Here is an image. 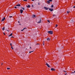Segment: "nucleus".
<instances>
[{
  "instance_id": "39448f33",
  "label": "nucleus",
  "mask_w": 75,
  "mask_h": 75,
  "mask_svg": "<svg viewBox=\"0 0 75 75\" xmlns=\"http://www.w3.org/2000/svg\"><path fill=\"white\" fill-rule=\"evenodd\" d=\"M46 65H47V66L49 68H50V65H49V64H48L47 63H46Z\"/></svg>"
},
{
  "instance_id": "b1692460",
  "label": "nucleus",
  "mask_w": 75,
  "mask_h": 75,
  "mask_svg": "<svg viewBox=\"0 0 75 75\" xmlns=\"http://www.w3.org/2000/svg\"><path fill=\"white\" fill-rule=\"evenodd\" d=\"M54 16H56V15L55 14L53 15V17H54Z\"/></svg>"
},
{
  "instance_id": "9d476101",
  "label": "nucleus",
  "mask_w": 75,
  "mask_h": 75,
  "mask_svg": "<svg viewBox=\"0 0 75 75\" xmlns=\"http://www.w3.org/2000/svg\"><path fill=\"white\" fill-rule=\"evenodd\" d=\"M32 17L33 18H35V15H33L32 16Z\"/></svg>"
},
{
  "instance_id": "f3484780",
  "label": "nucleus",
  "mask_w": 75,
  "mask_h": 75,
  "mask_svg": "<svg viewBox=\"0 0 75 75\" xmlns=\"http://www.w3.org/2000/svg\"><path fill=\"white\" fill-rule=\"evenodd\" d=\"M12 33H11V34L9 36V37H10V36H12Z\"/></svg>"
},
{
  "instance_id": "f704fd0d",
  "label": "nucleus",
  "mask_w": 75,
  "mask_h": 75,
  "mask_svg": "<svg viewBox=\"0 0 75 75\" xmlns=\"http://www.w3.org/2000/svg\"><path fill=\"white\" fill-rule=\"evenodd\" d=\"M71 73H72V74H74V72H72Z\"/></svg>"
},
{
  "instance_id": "2eb2a0df",
  "label": "nucleus",
  "mask_w": 75,
  "mask_h": 75,
  "mask_svg": "<svg viewBox=\"0 0 75 75\" xmlns=\"http://www.w3.org/2000/svg\"><path fill=\"white\" fill-rule=\"evenodd\" d=\"M50 39L49 38H47V41H50Z\"/></svg>"
},
{
  "instance_id": "f8f14e48",
  "label": "nucleus",
  "mask_w": 75,
  "mask_h": 75,
  "mask_svg": "<svg viewBox=\"0 0 75 75\" xmlns=\"http://www.w3.org/2000/svg\"><path fill=\"white\" fill-rule=\"evenodd\" d=\"M20 6H21V5H20V4H18L16 5V6H18V7H20Z\"/></svg>"
},
{
  "instance_id": "7ed1b4c3",
  "label": "nucleus",
  "mask_w": 75,
  "mask_h": 75,
  "mask_svg": "<svg viewBox=\"0 0 75 75\" xmlns=\"http://www.w3.org/2000/svg\"><path fill=\"white\" fill-rule=\"evenodd\" d=\"M44 9H45V10H48L49 9L48 8L46 7H44Z\"/></svg>"
},
{
  "instance_id": "a211bd4d",
  "label": "nucleus",
  "mask_w": 75,
  "mask_h": 75,
  "mask_svg": "<svg viewBox=\"0 0 75 75\" xmlns=\"http://www.w3.org/2000/svg\"><path fill=\"white\" fill-rule=\"evenodd\" d=\"M51 7L52 8H53L54 7V5H52L51 6Z\"/></svg>"
},
{
  "instance_id": "c756f323",
  "label": "nucleus",
  "mask_w": 75,
  "mask_h": 75,
  "mask_svg": "<svg viewBox=\"0 0 75 75\" xmlns=\"http://www.w3.org/2000/svg\"><path fill=\"white\" fill-rule=\"evenodd\" d=\"M14 8H17V7L16 6H15Z\"/></svg>"
},
{
  "instance_id": "cd10ccee",
  "label": "nucleus",
  "mask_w": 75,
  "mask_h": 75,
  "mask_svg": "<svg viewBox=\"0 0 75 75\" xmlns=\"http://www.w3.org/2000/svg\"><path fill=\"white\" fill-rule=\"evenodd\" d=\"M7 69H10V68H7Z\"/></svg>"
},
{
  "instance_id": "a19ab883",
  "label": "nucleus",
  "mask_w": 75,
  "mask_h": 75,
  "mask_svg": "<svg viewBox=\"0 0 75 75\" xmlns=\"http://www.w3.org/2000/svg\"><path fill=\"white\" fill-rule=\"evenodd\" d=\"M14 37L13 36H12L11 38Z\"/></svg>"
},
{
  "instance_id": "dca6fc26",
  "label": "nucleus",
  "mask_w": 75,
  "mask_h": 75,
  "mask_svg": "<svg viewBox=\"0 0 75 75\" xmlns=\"http://www.w3.org/2000/svg\"><path fill=\"white\" fill-rule=\"evenodd\" d=\"M5 28V27H4L2 29V30H3V31H4V30Z\"/></svg>"
},
{
  "instance_id": "20e7f679",
  "label": "nucleus",
  "mask_w": 75,
  "mask_h": 75,
  "mask_svg": "<svg viewBox=\"0 0 75 75\" xmlns=\"http://www.w3.org/2000/svg\"><path fill=\"white\" fill-rule=\"evenodd\" d=\"M49 10H50V11H54V10L53 9V8H50L49 9Z\"/></svg>"
},
{
  "instance_id": "f257e3e1",
  "label": "nucleus",
  "mask_w": 75,
  "mask_h": 75,
  "mask_svg": "<svg viewBox=\"0 0 75 75\" xmlns=\"http://www.w3.org/2000/svg\"><path fill=\"white\" fill-rule=\"evenodd\" d=\"M41 18H39L37 20L36 22L38 23H41Z\"/></svg>"
},
{
  "instance_id": "f03ea898",
  "label": "nucleus",
  "mask_w": 75,
  "mask_h": 75,
  "mask_svg": "<svg viewBox=\"0 0 75 75\" xmlns=\"http://www.w3.org/2000/svg\"><path fill=\"white\" fill-rule=\"evenodd\" d=\"M48 34H53V32L52 31H49L47 32Z\"/></svg>"
},
{
  "instance_id": "393cba45",
  "label": "nucleus",
  "mask_w": 75,
  "mask_h": 75,
  "mask_svg": "<svg viewBox=\"0 0 75 75\" xmlns=\"http://www.w3.org/2000/svg\"><path fill=\"white\" fill-rule=\"evenodd\" d=\"M13 16H9V17H10V18H11V17H12Z\"/></svg>"
},
{
  "instance_id": "e433bc0d",
  "label": "nucleus",
  "mask_w": 75,
  "mask_h": 75,
  "mask_svg": "<svg viewBox=\"0 0 75 75\" xmlns=\"http://www.w3.org/2000/svg\"><path fill=\"white\" fill-rule=\"evenodd\" d=\"M64 72H67V71H64Z\"/></svg>"
},
{
  "instance_id": "ea45409f",
  "label": "nucleus",
  "mask_w": 75,
  "mask_h": 75,
  "mask_svg": "<svg viewBox=\"0 0 75 75\" xmlns=\"http://www.w3.org/2000/svg\"><path fill=\"white\" fill-rule=\"evenodd\" d=\"M3 64L2 63V64H1V65H3Z\"/></svg>"
},
{
  "instance_id": "0eeeda50",
  "label": "nucleus",
  "mask_w": 75,
  "mask_h": 75,
  "mask_svg": "<svg viewBox=\"0 0 75 75\" xmlns=\"http://www.w3.org/2000/svg\"><path fill=\"white\" fill-rule=\"evenodd\" d=\"M20 11L21 14H22V13H23V10H20Z\"/></svg>"
},
{
  "instance_id": "423d86ee",
  "label": "nucleus",
  "mask_w": 75,
  "mask_h": 75,
  "mask_svg": "<svg viewBox=\"0 0 75 75\" xmlns=\"http://www.w3.org/2000/svg\"><path fill=\"white\" fill-rule=\"evenodd\" d=\"M5 19H6L5 17H4V18L2 19V20H1V22H2V21H4V20Z\"/></svg>"
},
{
  "instance_id": "a878e982",
  "label": "nucleus",
  "mask_w": 75,
  "mask_h": 75,
  "mask_svg": "<svg viewBox=\"0 0 75 75\" xmlns=\"http://www.w3.org/2000/svg\"><path fill=\"white\" fill-rule=\"evenodd\" d=\"M10 45H11V46H12V44L10 43Z\"/></svg>"
},
{
  "instance_id": "c9c22d12",
  "label": "nucleus",
  "mask_w": 75,
  "mask_h": 75,
  "mask_svg": "<svg viewBox=\"0 0 75 75\" xmlns=\"http://www.w3.org/2000/svg\"><path fill=\"white\" fill-rule=\"evenodd\" d=\"M67 73H66L65 74V75H67Z\"/></svg>"
},
{
  "instance_id": "6e6552de",
  "label": "nucleus",
  "mask_w": 75,
  "mask_h": 75,
  "mask_svg": "<svg viewBox=\"0 0 75 75\" xmlns=\"http://www.w3.org/2000/svg\"><path fill=\"white\" fill-rule=\"evenodd\" d=\"M55 69H54V68H52L51 69V71H55Z\"/></svg>"
},
{
  "instance_id": "c03bdc74",
  "label": "nucleus",
  "mask_w": 75,
  "mask_h": 75,
  "mask_svg": "<svg viewBox=\"0 0 75 75\" xmlns=\"http://www.w3.org/2000/svg\"><path fill=\"white\" fill-rule=\"evenodd\" d=\"M38 44H37L38 45Z\"/></svg>"
},
{
  "instance_id": "72a5a7b5",
  "label": "nucleus",
  "mask_w": 75,
  "mask_h": 75,
  "mask_svg": "<svg viewBox=\"0 0 75 75\" xmlns=\"http://www.w3.org/2000/svg\"><path fill=\"white\" fill-rule=\"evenodd\" d=\"M32 7H34V6L33 5H32Z\"/></svg>"
},
{
  "instance_id": "9b49d317",
  "label": "nucleus",
  "mask_w": 75,
  "mask_h": 75,
  "mask_svg": "<svg viewBox=\"0 0 75 75\" xmlns=\"http://www.w3.org/2000/svg\"><path fill=\"white\" fill-rule=\"evenodd\" d=\"M71 23H74V21L73 20H71Z\"/></svg>"
},
{
  "instance_id": "a18cd8bd",
  "label": "nucleus",
  "mask_w": 75,
  "mask_h": 75,
  "mask_svg": "<svg viewBox=\"0 0 75 75\" xmlns=\"http://www.w3.org/2000/svg\"><path fill=\"white\" fill-rule=\"evenodd\" d=\"M19 25H21V24H19Z\"/></svg>"
},
{
  "instance_id": "79ce46f5",
  "label": "nucleus",
  "mask_w": 75,
  "mask_h": 75,
  "mask_svg": "<svg viewBox=\"0 0 75 75\" xmlns=\"http://www.w3.org/2000/svg\"><path fill=\"white\" fill-rule=\"evenodd\" d=\"M7 31H8L9 32V30H7Z\"/></svg>"
},
{
  "instance_id": "bb28decb",
  "label": "nucleus",
  "mask_w": 75,
  "mask_h": 75,
  "mask_svg": "<svg viewBox=\"0 0 75 75\" xmlns=\"http://www.w3.org/2000/svg\"><path fill=\"white\" fill-rule=\"evenodd\" d=\"M47 22H48V23H50V21L47 20Z\"/></svg>"
},
{
  "instance_id": "ddd939ff",
  "label": "nucleus",
  "mask_w": 75,
  "mask_h": 75,
  "mask_svg": "<svg viewBox=\"0 0 75 75\" xmlns=\"http://www.w3.org/2000/svg\"><path fill=\"white\" fill-rule=\"evenodd\" d=\"M30 5H28V6H27V7H28V8H30Z\"/></svg>"
},
{
  "instance_id": "4468645a",
  "label": "nucleus",
  "mask_w": 75,
  "mask_h": 75,
  "mask_svg": "<svg viewBox=\"0 0 75 75\" xmlns=\"http://www.w3.org/2000/svg\"><path fill=\"white\" fill-rule=\"evenodd\" d=\"M26 29V28H24L23 29V30H21V31H23V30H24V29Z\"/></svg>"
},
{
  "instance_id": "2f4dec72",
  "label": "nucleus",
  "mask_w": 75,
  "mask_h": 75,
  "mask_svg": "<svg viewBox=\"0 0 75 75\" xmlns=\"http://www.w3.org/2000/svg\"><path fill=\"white\" fill-rule=\"evenodd\" d=\"M4 34L5 35H6V34H5V33H4Z\"/></svg>"
},
{
  "instance_id": "c85d7f7f",
  "label": "nucleus",
  "mask_w": 75,
  "mask_h": 75,
  "mask_svg": "<svg viewBox=\"0 0 75 75\" xmlns=\"http://www.w3.org/2000/svg\"><path fill=\"white\" fill-rule=\"evenodd\" d=\"M11 48H12V50H13V47L12 46H11Z\"/></svg>"
},
{
  "instance_id": "58836bf2",
  "label": "nucleus",
  "mask_w": 75,
  "mask_h": 75,
  "mask_svg": "<svg viewBox=\"0 0 75 75\" xmlns=\"http://www.w3.org/2000/svg\"><path fill=\"white\" fill-rule=\"evenodd\" d=\"M18 23H20V21H18Z\"/></svg>"
},
{
  "instance_id": "5701e85b",
  "label": "nucleus",
  "mask_w": 75,
  "mask_h": 75,
  "mask_svg": "<svg viewBox=\"0 0 75 75\" xmlns=\"http://www.w3.org/2000/svg\"><path fill=\"white\" fill-rule=\"evenodd\" d=\"M33 51H31V52H29V53H31V52H33Z\"/></svg>"
},
{
  "instance_id": "6ab92c4d",
  "label": "nucleus",
  "mask_w": 75,
  "mask_h": 75,
  "mask_svg": "<svg viewBox=\"0 0 75 75\" xmlns=\"http://www.w3.org/2000/svg\"><path fill=\"white\" fill-rule=\"evenodd\" d=\"M67 13H70V11H67Z\"/></svg>"
},
{
  "instance_id": "412c9836",
  "label": "nucleus",
  "mask_w": 75,
  "mask_h": 75,
  "mask_svg": "<svg viewBox=\"0 0 75 75\" xmlns=\"http://www.w3.org/2000/svg\"><path fill=\"white\" fill-rule=\"evenodd\" d=\"M55 25H56V26L55 27V28H56V27H57L58 26V25L56 24Z\"/></svg>"
},
{
  "instance_id": "7c9ffc66",
  "label": "nucleus",
  "mask_w": 75,
  "mask_h": 75,
  "mask_svg": "<svg viewBox=\"0 0 75 75\" xmlns=\"http://www.w3.org/2000/svg\"><path fill=\"white\" fill-rule=\"evenodd\" d=\"M23 1H27V0H23Z\"/></svg>"
},
{
  "instance_id": "37998d69",
  "label": "nucleus",
  "mask_w": 75,
  "mask_h": 75,
  "mask_svg": "<svg viewBox=\"0 0 75 75\" xmlns=\"http://www.w3.org/2000/svg\"><path fill=\"white\" fill-rule=\"evenodd\" d=\"M30 48H31V47H30Z\"/></svg>"
},
{
  "instance_id": "4c0bfd02",
  "label": "nucleus",
  "mask_w": 75,
  "mask_h": 75,
  "mask_svg": "<svg viewBox=\"0 0 75 75\" xmlns=\"http://www.w3.org/2000/svg\"><path fill=\"white\" fill-rule=\"evenodd\" d=\"M43 45H44V42H43Z\"/></svg>"
},
{
  "instance_id": "4be33fe9",
  "label": "nucleus",
  "mask_w": 75,
  "mask_h": 75,
  "mask_svg": "<svg viewBox=\"0 0 75 75\" xmlns=\"http://www.w3.org/2000/svg\"><path fill=\"white\" fill-rule=\"evenodd\" d=\"M21 8H23V10H25V8H24L21 7Z\"/></svg>"
},
{
  "instance_id": "1a4fd4ad",
  "label": "nucleus",
  "mask_w": 75,
  "mask_h": 75,
  "mask_svg": "<svg viewBox=\"0 0 75 75\" xmlns=\"http://www.w3.org/2000/svg\"><path fill=\"white\" fill-rule=\"evenodd\" d=\"M46 2L47 3H48V4H50V1H46Z\"/></svg>"
},
{
  "instance_id": "473e14b6",
  "label": "nucleus",
  "mask_w": 75,
  "mask_h": 75,
  "mask_svg": "<svg viewBox=\"0 0 75 75\" xmlns=\"http://www.w3.org/2000/svg\"><path fill=\"white\" fill-rule=\"evenodd\" d=\"M38 5H40V2L38 3Z\"/></svg>"
},
{
  "instance_id": "aec40b11",
  "label": "nucleus",
  "mask_w": 75,
  "mask_h": 75,
  "mask_svg": "<svg viewBox=\"0 0 75 75\" xmlns=\"http://www.w3.org/2000/svg\"><path fill=\"white\" fill-rule=\"evenodd\" d=\"M48 0V1H49V2H50H50H52V0Z\"/></svg>"
}]
</instances>
